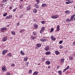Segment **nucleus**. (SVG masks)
Returning a JSON list of instances; mask_svg holds the SVG:
<instances>
[{
	"label": "nucleus",
	"instance_id": "nucleus-1",
	"mask_svg": "<svg viewBox=\"0 0 75 75\" xmlns=\"http://www.w3.org/2000/svg\"><path fill=\"white\" fill-rule=\"evenodd\" d=\"M6 67L5 66H3V67H2V70L3 72H6L7 71V69L6 68Z\"/></svg>",
	"mask_w": 75,
	"mask_h": 75
},
{
	"label": "nucleus",
	"instance_id": "nucleus-2",
	"mask_svg": "<svg viewBox=\"0 0 75 75\" xmlns=\"http://www.w3.org/2000/svg\"><path fill=\"white\" fill-rule=\"evenodd\" d=\"M7 37L5 36L3 38L2 41L3 42H5V41H7Z\"/></svg>",
	"mask_w": 75,
	"mask_h": 75
},
{
	"label": "nucleus",
	"instance_id": "nucleus-3",
	"mask_svg": "<svg viewBox=\"0 0 75 75\" xmlns=\"http://www.w3.org/2000/svg\"><path fill=\"white\" fill-rule=\"evenodd\" d=\"M8 52V50H4L2 52V54H3V55H5V54H6V52Z\"/></svg>",
	"mask_w": 75,
	"mask_h": 75
},
{
	"label": "nucleus",
	"instance_id": "nucleus-4",
	"mask_svg": "<svg viewBox=\"0 0 75 75\" xmlns=\"http://www.w3.org/2000/svg\"><path fill=\"white\" fill-rule=\"evenodd\" d=\"M58 15H56L52 16L51 18H58Z\"/></svg>",
	"mask_w": 75,
	"mask_h": 75
},
{
	"label": "nucleus",
	"instance_id": "nucleus-5",
	"mask_svg": "<svg viewBox=\"0 0 75 75\" xmlns=\"http://www.w3.org/2000/svg\"><path fill=\"white\" fill-rule=\"evenodd\" d=\"M7 30V28L5 27H3L1 28V30L3 32V31L4 30Z\"/></svg>",
	"mask_w": 75,
	"mask_h": 75
},
{
	"label": "nucleus",
	"instance_id": "nucleus-6",
	"mask_svg": "<svg viewBox=\"0 0 75 75\" xmlns=\"http://www.w3.org/2000/svg\"><path fill=\"white\" fill-rule=\"evenodd\" d=\"M51 38L52 40H53V41H55L56 39L55 38V37H54L53 36H51Z\"/></svg>",
	"mask_w": 75,
	"mask_h": 75
},
{
	"label": "nucleus",
	"instance_id": "nucleus-7",
	"mask_svg": "<svg viewBox=\"0 0 75 75\" xmlns=\"http://www.w3.org/2000/svg\"><path fill=\"white\" fill-rule=\"evenodd\" d=\"M20 53L21 54V55H25V53L22 50H21V51Z\"/></svg>",
	"mask_w": 75,
	"mask_h": 75
},
{
	"label": "nucleus",
	"instance_id": "nucleus-8",
	"mask_svg": "<svg viewBox=\"0 0 75 75\" xmlns=\"http://www.w3.org/2000/svg\"><path fill=\"white\" fill-rule=\"evenodd\" d=\"M47 4H43L42 5V7H46V6H47Z\"/></svg>",
	"mask_w": 75,
	"mask_h": 75
},
{
	"label": "nucleus",
	"instance_id": "nucleus-9",
	"mask_svg": "<svg viewBox=\"0 0 75 75\" xmlns=\"http://www.w3.org/2000/svg\"><path fill=\"white\" fill-rule=\"evenodd\" d=\"M75 16V15H73L71 17V20H74V18Z\"/></svg>",
	"mask_w": 75,
	"mask_h": 75
},
{
	"label": "nucleus",
	"instance_id": "nucleus-10",
	"mask_svg": "<svg viewBox=\"0 0 75 75\" xmlns=\"http://www.w3.org/2000/svg\"><path fill=\"white\" fill-rule=\"evenodd\" d=\"M36 45L38 47H40L41 46V44L40 43L37 44H36Z\"/></svg>",
	"mask_w": 75,
	"mask_h": 75
},
{
	"label": "nucleus",
	"instance_id": "nucleus-11",
	"mask_svg": "<svg viewBox=\"0 0 75 75\" xmlns=\"http://www.w3.org/2000/svg\"><path fill=\"white\" fill-rule=\"evenodd\" d=\"M38 25L36 24L34 25V27L35 28L37 29L38 28Z\"/></svg>",
	"mask_w": 75,
	"mask_h": 75
},
{
	"label": "nucleus",
	"instance_id": "nucleus-12",
	"mask_svg": "<svg viewBox=\"0 0 75 75\" xmlns=\"http://www.w3.org/2000/svg\"><path fill=\"white\" fill-rule=\"evenodd\" d=\"M31 7L30 6V5L28 6H27V10H29L31 9Z\"/></svg>",
	"mask_w": 75,
	"mask_h": 75
},
{
	"label": "nucleus",
	"instance_id": "nucleus-13",
	"mask_svg": "<svg viewBox=\"0 0 75 75\" xmlns=\"http://www.w3.org/2000/svg\"><path fill=\"white\" fill-rule=\"evenodd\" d=\"M46 40H47L45 39H40V41H42V42H44V41H46Z\"/></svg>",
	"mask_w": 75,
	"mask_h": 75
},
{
	"label": "nucleus",
	"instance_id": "nucleus-14",
	"mask_svg": "<svg viewBox=\"0 0 75 75\" xmlns=\"http://www.w3.org/2000/svg\"><path fill=\"white\" fill-rule=\"evenodd\" d=\"M57 31H59V25H58L57 26Z\"/></svg>",
	"mask_w": 75,
	"mask_h": 75
},
{
	"label": "nucleus",
	"instance_id": "nucleus-15",
	"mask_svg": "<svg viewBox=\"0 0 75 75\" xmlns=\"http://www.w3.org/2000/svg\"><path fill=\"white\" fill-rule=\"evenodd\" d=\"M7 55H8V56H10V57H11L12 56V55H11V53H9Z\"/></svg>",
	"mask_w": 75,
	"mask_h": 75
},
{
	"label": "nucleus",
	"instance_id": "nucleus-16",
	"mask_svg": "<svg viewBox=\"0 0 75 75\" xmlns=\"http://www.w3.org/2000/svg\"><path fill=\"white\" fill-rule=\"evenodd\" d=\"M8 1V0H3L2 2V3H6Z\"/></svg>",
	"mask_w": 75,
	"mask_h": 75
},
{
	"label": "nucleus",
	"instance_id": "nucleus-17",
	"mask_svg": "<svg viewBox=\"0 0 75 75\" xmlns=\"http://www.w3.org/2000/svg\"><path fill=\"white\" fill-rule=\"evenodd\" d=\"M55 53L56 55H58L59 54V52L58 51H55Z\"/></svg>",
	"mask_w": 75,
	"mask_h": 75
},
{
	"label": "nucleus",
	"instance_id": "nucleus-18",
	"mask_svg": "<svg viewBox=\"0 0 75 75\" xmlns=\"http://www.w3.org/2000/svg\"><path fill=\"white\" fill-rule=\"evenodd\" d=\"M11 34H12L13 35H16V33H15V32L14 31H12L11 32Z\"/></svg>",
	"mask_w": 75,
	"mask_h": 75
},
{
	"label": "nucleus",
	"instance_id": "nucleus-19",
	"mask_svg": "<svg viewBox=\"0 0 75 75\" xmlns=\"http://www.w3.org/2000/svg\"><path fill=\"white\" fill-rule=\"evenodd\" d=\"M38 74V72L37 71H36V72H34L33 73V75H37V74Z\"/></svg>",
	"mask_w": 75,
	"mask_h": 75
},
{
	"label": "nucleus",
	"instance_id": "nucleus-20",
	"mask_svg": "<svg viewBox=\"0 0 75 75\" xmlns=\"http://www.w3.org/2000/svg\"><path fill=\"white\" fill-rule=\"evenodd\" d=\"M33 13H37V10L35 8L34 10H33Z\"/></svg>",
	"mask_w": 75,
	"mask_h": 75
},
{
	"label": "nucleus",
	"instance_id": "nucleus-21",
	"mask_svg": "<svg viewBox=\"0 0 75 75\" xmlns=\"http://www.w3.org/2000/svg\"><path fill=\"white\" fill-rule=\"evenodd\" d=\"M72 1H68L67 2H66V4H70V3H71Z\"/></svg>",
	"mask_w": 75,
	"mask_h": 75
},
{
	"label": "nucleus",
	"instance_id": "nucleus-22",
	"mask_svg": "<svg viewBox=\"0 0 75 75\" xmlns=\"http://www.w3.org/2000/svg\"><path fill=\"white\" fill-rule=\"evenodd\" d=\"M34 7H36V8H39V6H38V5L35 4V5Z\"/></svg>",
	"mask_w": 75,
	"mask_h": 75
},
{
	"label": "nucleus",
	"instance_id": "nucleus-23",
	"mask_svg": "<svg viewBox=\"0 0 75 75\" xmlns=\"http://www.w3.org/2000/svg\"><path fill=\"white\" fill-rule=\"evenodd\" d=\"M33 34L35 36L37 35V33L36 32H35V31L33 32Z\"/></svg>",
	"mask_w": 75,
	"mask_h": 75
},
{
	"label": "nucleus",
	"instance_id": "nucleus-24",
	"mask_svg": "<svg viewBox=\"0 0 75 75\" xmlns=\"http://www.w3.org/2000/svg\"><path fill=\"white\" fill-rule=\"evenodd\" d=\"M27 59H28V57H25L24 58V61H27Z\"/></svg>",
	"mask_w": 75,
	"mask_h": 75
},
{
	"label": "nucleus",
	"instance_id": "nucleus-25",
	"mask_svg": "<svg viewBox=\"0 0 75 75\" xmlns=\"http://www.w3.org/2000/svg\"><path fill=\"white\" fill-rule=\"evenodd\" d=\"M23 14H21V15H20L19 16V18H22V17H23Z\"/></svg>",
	"mask_w": 75,
	"mask_h": 75
},
{
	"label": "nucleus",
	"instance_id": "nucleus-26",
	"mask_svg": "<svg viewBox=\"0 0 75 75\" xmlns=\"http://www.w3.org/2000/svg\"><path fill=\"white\" fill-rule=\"evenodd\" d=\"M66 21L68 22V23H69L70 22H71V20L68 19H67L66 20Z\"/></svg>",
	"mask_w": 75,
	"mask_h": 75
},
{
	"label": "nucleus",
	"instance_id": "nucleus-27",
	"mask_svg": "<svg viewBox=\"0 0 75 75\" xmlns=\"http://www.w3.org/2000/svg\"><path fill=\"white\" fill-rule=\"evenodd\" d=\"M7 15V13H4L3 14V16L4 17H6V16Z\"/></svg>",
	"mask_w": 75,
	"mask_h": 75
},
{
	"label": "nucleus",
	"instance_id": "nucleus-28",
	"mask_svg": "<svg viewBox=\"0 0 75 75\" xmlns=\"http://www.w3.org/2000/svg\"><path fill=\"white\" fill-rule=\"evenodd\" d=\"M58 72L60 75H61L62 74V71H60V70L59 71H58Z\"/></svg>",
	"mask_w": 75,
	"mask_h": 75
},
{
	"label": "nucleus",
	"instance_id": "nucleus-29",
	"mask_svg": "<svg viewBox=\"0 0 75 75\" xmlns=\"http://www.w3.org/2000/svg\"><path fill=\"white\" fill-rule=\"evenodd\" d=\"M54 31V28H51L50 30V33H52V31Z\"/></svg>",
	"mask_w": 75,
	"mask_h": 75
},
{
	"label": "nucleus",
	"instance_id": "nucleus-30",
	"mask_svg": "<svg viewBox=\"0 0 75 75\" xmlns=\"http://www.w3.org/2000/svg\"><path fill=\"white\" fill-rule=\"evenodd\" d=\"M33 71H32V70H30L29 71V74H31V73H32V72Z\"/></svg>",
	"mask_w": 75,
	"mask_h": 75
},
{
	"label": "nucleus",
	"instance_id": "nucleus-31",
	"mask_svg": "<svg viewBox=\"0 0 75 75\" xmlns=\"http://www.w3.org/2000/svg\"><path fill=\"white\" fill-rule=\"evenodd\" d=\"M41 23L43 24H45V22L44 21H43L41 22Z\"/></svg>",
	"mask_w": 75,
	"mask_h": 75
},
{
	"label": "nucleus",
	"instance_id": "nucleus-32",
	"mask_svg": "<svg viewBox=\"0 0 75 75\" xmlns=\"http://www.w3.org/2000/svg\"><path fill=\"white\" fill-rule=\"evenodd\" d=\"M6 19V20H8V19H10V18H9V16H6L5 17Z\"/></svg>",
	"mask_w": 75,
	"mask_h": 75
},
{
	"label": "nucleus",
	"instance_id": "nucleus-33",
	"mask_svg": "<svg viewBox=\"0 0 75 75\" xmlns=\"http://www.w3.org/2000/svg\"><path fill=\"white\" fill-rule=\"evenodd\" d=\"M11 67H15V64H11Z\"/></svg>",
	"mask_w": 75,
	"mask_h": 75
},
{
	"label": "nucleus",
	"instance_id": "nucleus-34",
	"mask_svg": "<svg viewBox=\"0 0 75 75\" xmlns=\"http://www.w3.org/2000/svg\"><path fill=\"white\" fill-rule=\"evenodd\" d=\"M64 62V59H61V62Z\"/></svg>",
	"mask_w": 75,
	"mask_h": 75
},
{
	"label": "nucleus",
	"instance_id": "nucleus-35",
	"mask_svg": "<svg viewBox=\"0 0 75 75\" xmlns=\"http://www.w3.org/2000/svg\"><path fill=\"white\" fill-rule=\"evenodd\" d=\"M36 1L37 2V4H38L40 3V0H36Z\"/></svg>",
	"mask_w": 75,
	"mask_h": 75
},
{
	"label": "nucleus",
	"instance_id": "nucleus-36",
	"mask_svg": "<svg viewBox=\"0 0 75 75\" xmlns=\"http://www.w3.org/2000/svg\"><path fill=\"white\" fill-rule=\"evenodd\" d=\"M8 16L9 18H12V17H13V16L12 15H10Z\"/></svg>",
	"mask_w": 75,
	"mask_h": 75
},
{
	"label": "nucleus",
	"instance_id": "nucleus-37",
	"mask_svg": "<svg viewBox=\"0 0 75 75\" xmlns=\"http://www.w3.org/2000/svg\"><path fill=\"white\" fill-rule=\"evenodd\" d=\"M41 30H42L43 31H44V30H45V27H42L41 28Z\"/></svg>",
	"mask_w": 75,
	"mask_h": 75
},
{
	"label": "nucleus",
	"instance_id": "nucleus-38",
	"mask_svg": "<svg viewBox=\"0 0 75 75\" xmlns=\"http://www.w3.org/2000/svg\"><path fill=\"white\" fill-rule=\"evenodd\" d=\"M51 54V52H47V55H50Z\"/></svg>",
	"mask_w": 75,
	"mask_h": 75
},
{
	"label": "nucleus",
	"instance_id": "nucleus-39",
	"mask_svg": "<svg viewBox=\"0 0 75 75\" xmlns=\"http://www.w3.org/2000/svg\"><path fill=\"white\" fill-rule=\"evenodd\" d=\"M26 65L27 66V67H28V64H29V63H28V62H26Z\"/></svg>",
	"mask_w": 75,
	"mask_h": 75
},
{
	"label": "nucleus",
	"instance_id": "nucleus-40",
	"mask_svg": "<svg viewBox=\"0 0 75 75\" xmlns=\"http://www.w3.org/2000/svg\"><path fill=\"white\" fill-rule=\"evenodd\" d=\"M62 42H63V40H61L59 41V43L60 44H61L62 43Z\"/></svg>",
	"mask_w": 75,
	"mask_h": 75
},
{
	"label": "nucleus",
	"instance_id": "nucleus-41",
	"mask_svg": "<svg viewBox=\"0 0 75 75\" xmlns=\"http://www.w3.org/2000/svg\"><path fill=\"white\" fill-rule=\"evenodd\" d=\"M63 46L62 45H60V46H59V48L60 49H62V48H63Z\"/></svg>",
	"mask_w": 75,
	"mask_h": 75
},
{
	"label": "nucleus",
	"instance_id": "nucleus-42",
	"mask_svg": "<svg viewBox=\"0 0 75 75\" xmlns=\"http://www.w3.org/2000/svg\"><path fill=\"white\" fill-rule=\"evenodd\" d=\"M65 12L67 14H69V11H66Z\"/></svg>",
	"mask_w": 75,
	"mask_h": 75
},
{
	"label": "nucleus",
	"instance_id": "nucleus-43",
	"mask_svg": "<svg viewBox=\"0 0 75 75\" xmlns=\"http://www.w3.org/2000/svg\"><path fill=\"white\" fill-rule=\"evenodd\" d=\"M47 64L48 65H50V62L49 61H47Z\"/></svg>",
	"mask_w": 75,
	"mask_h": 75
},
{
	"label": "nucleus",
	"instance_id": "nucleus-44",
	"mask_svg": "<svg viewBox=\"0 0 75 75\" xmlns=\"http://www.w3.org/2000/svg\"><path fill=\"white\" fill-rule=\"evenodd\" d=\"M73 59V57H69V59H70V60H72Z\"/></svg>",
	"mask_w": 75,
	"mask_h": 75
},
{
	"label": "nucleus",
	"instance_id": "nucleus-45",
	"mask_svg": "<svg viewBox=\"0 0 75 75\" xmlns=\"http://www.w3.org/2000/svg\"><path fill=\"white\" fill-rule=\"evenodd\" d=\"M37 37L35 36L34 37H33L32 38L33 40H34V39H35V38H37Z\"/></svg>",
	"mask_w": 75,
	"mask_h": 75
},
{
	"label": "nucleus",
	"instance_id": "nucleus-46",
	"mask_svg": "<svg viewBox=\"0 0 75 75\" xmlns=\"http://www.w3.org/2000/svg\"><path fill=\"white\" fill-rule=\"evenodd\" d=\"M17 9L16 8L14 9L13 10V12H15L16 11Z\"/></svg>",
	"mask_w": 75,
	"mask_h": 75
},
{
	"label": "nucleus",
	"instance_id": "nucleus-47",
	"mask_svg": "<svg viewBox=\"0 0 75 75\" xmlns=\"http://www.w3.org/2000/svg\"><path fill=\"white\" fill-rule=\"evenodd\" d=\"M43 30H42L41 29V30H40V33H41H41H42V32H43Z\"/></svg>",
	"mask_w": 75,
	"mask_h": 75
},
{
	"label": "nucleus",
	"instance_id": "nucleus-48",
	"mask_svg": "<svg viewBox=\"0 0 75 75\" xmlns=\"http://www.w3.org/2000/svg\"><path fill=\"white\" fill-rule=\"evenodd\" d=\"M69 68V66H67V68H66V69L67 70V69H68Z\"/></svg>",
	"mask_w": 75,
	"mask_h": 75
},
{
	"label": "nucleus",
	"instance_id": "nucleus-49",
	"mask_svg": "<svg viewBox=\"0 0 75 75\" xmlns=\"http://www.w3.org/2000/svg\"><path fill=\"white\" fill-rule=\"evenodd\" d=\"M10 72H8L7 73V74L6 75H10Z\"/></svg>",
	"mask_w": 75,
	"mask_h": 75
},
{
	"label": "nucleus",
	"instance_id": "nucleus-50",
	"mask_svg": "<svg viewBox=\"0 0 75 75\" xmlns=\"http://www.w3.org/2000/svg\"><path fill=\"white\" fill-rule=\"evenodd\" d=\"M9 10H11L12 9V6H10L9 7Z\"/></svg>",
	"mask_w": 75,
	"mask_h": 75
},
{
	"label": "nucleus",
	"instance_id": "nucleus-51",
	"mask_svg": "<svg viewBox=\"0 0 75 75\" xmlns=\"http://www.w3.org/2000/svg\"><path fill=\"white\" fill-rule=\"evenodd\" d=\"M47 51H49L50 49L49 48V47L48 46H47Z\"/></svg>",
	"mask_w": 75,
	"mask_h": 75
},
{
	"label": "nucleus",
	"instance_id": "nucleus-52",
	"mask_svg": "<svg viewBox=\"0 0 75 75\" xmlns=\"http://www.w3.org/2000/svg\"><path fill=\"white\" fill-rule=\"evenodd\" d=\"M23 6H22V5H21L20 6V9H21V8H22V7Z\"/></svg>",
	"mask_w": 75,
	"mask_h": 75
},
{
	"label": "nucleus",
	"instance_id": "nucleus-53",
	"mask_svg": "<svg viewBox=\"0 0 75 75\" xmlns=\"http://www.w3.org/2000/svg\"><path fill=\"white\" fill-rule=\"evenodd\" d=\"M67 69L66 68V69H64V71H63V72H65V71H67Z\"/></svg>",
	"mask_w": 75,
	"mask_h": 75
},
{
	"label": "nucleus",
	"instance_id": "nucleus-54",
	"mask_svg": "<svg viewBox=\"0 0 75 75\" xmlns=\"http://www.w3.org/2000/svg\"><path fill=\"white\" fill-rule=\"evenodd\" d=\"M45 50L46 51H47V47L46 46L45 48Z\"/></svg>",
	"mask_w": 75,
	"mask_h": 75
},
{
	"label": "nucleus",
	"instance_id": "nucleus-55",
	"mask_svg": "<svg viewBox=\"0 0 75 75\" xmlns=\"http://www.w3.org/2000/svg\"><path fill=\"white\" fill-rule=\"evenodd\" d=\"M23 29H21L20 31V33H21V32H23Z\"/></svg>",
	"mask_w": 75,
	"mask_h": 75
},
{
	"label": "nucleus",
	"instance_id": "nucleus-56",
	"mask_svg": "<svg viewBox=\"0 0 75 75\" xmlns=\"http://www.w3.org/2000/svg\"><path fill=\"white\" fill-rule=\"evenodd\" d=\"M43 61H45V58H43V59H42Z\"/></svg>",
	"mask_w": 75,
	"mask_h": 75
},
{
	"label": "nucleus",
	"instance_id": "nucleus-57",
	"mask_svg": "<svg viewBox=\"0 0 75 75\" xmlns=\"http://www.w3.org/2000/svg\"><path fill=\"white\" fill-rule=\"evenodd\" d=\"M17 25H20V23H17Z\"/></svg>",
	"mask_w": 75,
	"mask_h": 75
},
{
	"label": "nucleus",
	"instance_id": "nucleus-58",
	"mask_svg": "<svg viewBox=\"0 0 75 75\" xmlns=\"http://www.w3.org/2000/svg\"><path fill=\"white\" fill-rule=\"evenodd\" d=\"M48 68H51V67H50V66H49L48 67Z\"/></svg>",
	"mask_w": 75,
	"mask_h": 75
},
{
	"label": "nucleus",
	"instance_id": "nucleus-59",
	"mask_svg": "<svg viewBox=\"0 0 75 75\" xmlns=\"http://www.w3.org/2000/svg\"><path fill=\"white\" fill-rule=\"evenodd\" d=\"M21 1L23 2V0H20Z\"/></svg>",
	"mask_w": 75,
	"mask_h": 75
},
{
	"label": "nucleus",
	"instance_id": "nucleus-60",
	"mask_svg": "<svg viewBox=\"0 0 75 75\" xmlns=\"http://www.w3.org/2000/svg\"><path fill=\"white\" fill-rule=\"evenodd\" d=\"M46 64H47V61L46 62Z\"/></svg>",
	"mask_w": 75,
	"mask_h": 75
},
{
	"label": "nucleus",
	"instance_id": "nucleus-61",
	"mask_svg": "<svg viewBox=\"0 0 75 75\" xmlns=\"http://www.w3.org/2000/svg\"><path fill=\"white\" fill-rule=\"evenodd\" d=\"M46 55H47V52H46Z\"/></svg>",
	"mask_w": 75,
	"mask_h": 75
},
{
	"label": "nucleus",
	"instance_id": "nucleus-62",
	"mask_svg": "<svg viewBox=\"0 0 75 75\" xmlns=\"http://www.w3.org/2000/svg\"><path fill=\"white\" fill-rule=\"evenodd\" d=\"M40 63H38V65H40Z\"/></svg>",
	"mask_w": 75,
	"mask_h": 75
},
{
	"label": "nucleus",
	"instance_id": "nucleus-63",
	"mask_svg": "<svg viewBox=\"0 0 75 75\" xmlns=\"http://www.w3.org/2000/svg\"><path fill=\"white\" fill-rule=\"evenodd\" d=\"M8 27H9V25H8V26H7Z\"/></svg>",
	"mask_w": 75,
	"mask_h": 75
},
{
	"label": "nucleus",
	"instance_id": "nucleus-64",
	"mask_svg": "<svg viewBox=\"0 0 75 75\" xmlns=\"http://www.w3.org/2000/svg\"><path fill=\"white\" fill-rule=\"evenodd\" d=\"M74 8L75 9V6H74Z\"/></svg>",
	"mask_w": 75,
	"mask_h": 75
}]
</instances>
